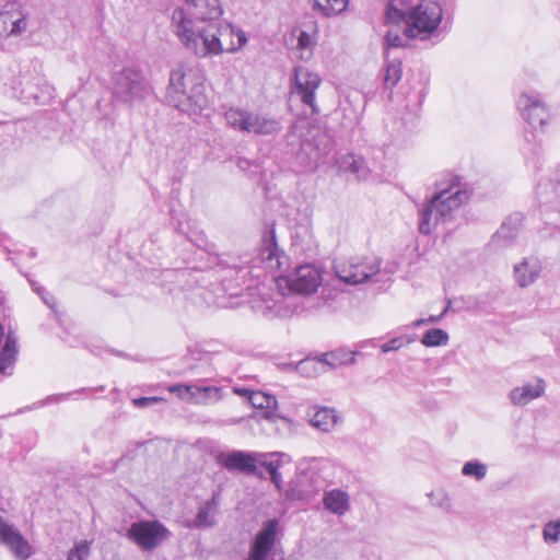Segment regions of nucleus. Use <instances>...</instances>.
Listing matches in <instances>:
<instances>
[{
	"mask_svg": "<svg viewBox=\"0 0 560 560\" xmlns=\"http://www.w3.org/2000/svg\"><path fill=\"white\" fill-rule=\"evenodd\" d=\"M402 74L401 62L394 60L387 63L384 75V85L386 89H393L400 81Z\"/></svg>",
	"mask_w": 560,
	"mask_h": 560,
	"instance_id": "35",
	"label": "nucleus"
},
{
	"mask_svg": "<svg viewBox=\"0 0 560 560\" xmlns=\"http://www.w3.org/2000/svg\"><path fill=\"white\" fill-rule=\"evenodd\" d=\"M285 142L288 152L304 166L316 165L334 149L329 131L306 120L295 121L290 126Z\"/></svg>",
	"mask_w": 560,
	"mask_h": 560,
	"instance_id": "3",
	"label": "nucleus"
},
{
	"mask_svg": "<svg viewBox=\"0 0 560 560\" xmlns=\"http://www.w3.org/2000/svg\"><path fill=\"white\" fill-rule=\"evenodd\" d=\"M544 540L547 544H556L560 538V521L547 523L542 529Z\"/></svg>",
	"mask_w": 560,
	"mask_h": 560,
	"instance_id": "39",
	"label": "nucleus"
},
{
	"mask_svg": "<svg viewBox=\"0 0 560 560\" xmlns=\"http://www.w3.org/2000/svg\"><path fill=\"white\" fill-rule=\"evenodd\" d=\"M224 118L231 128L255 136H276L282 129L280 120L276 117L240 107L229 108L224 114Z\"/></svg>",
	"mask_w": 560,
	"mask_h": 560,
	"instance_id": "6",
	"label": "nucleus"
},
{
	"mask_svg": "<svg viewBox=\"0 0 560 560\" xmlns=\"http://www.w3.org/2000/svg\"><path fill=\"white\" fill-rule=\"evenodd\" d=\"M19 346L15 334L11 330L4 334L0 323V375H12L18 359Z\"/></svg>",
	"mask_w": 560,
	"mask_h": 560,
	"instance_id": "16",
	"label": "nucleus"
},
{
	"mask_svg": "<svg viewBox=\"0 0 560 560\" xmlns=\"http://www.w3.org/2000/svg\"><path fill=\"white\" fill-rule=\"evenodd\" d=\"M523 217L521 213L511 214L504 222H502L499 230L493 234L490 246L494 249H500L510 246L518 235L521 230Z\"/></svg>",
	"mask_w": 560,
	"mask_h": 560,
	"instance_id": "19",
	"label": "nucleus"
},
{
	"mask_svg": "<svg viewBox=\"0 0 560 560\" xmlns=\"http://www.w3.org/2000/svg\"><path fill=\"white\" fill-rule=\"evenodd\" d=\"M258 458V465L264 467L269 474V476H271L272 469L279 470V463H276L275 460H268V454L260 453Z\"/></svg>",
	"mask_w": 560,
	"mask_h": 560,
	"instance_id": "42",
	"label": "nucleus"
},
{
	"mask_svg": "<svg viewBox=\"0 0 560 560\" xmlns=\"http://www.w3.org/2000/svg\"><path fill=\"white\" fill-rule=\"evenodd\" d=\"M91 555V542L81 540L74 544L69 550L67 560H89Z\"/></svg>",
	"mask_w": 560,
	"mask_h": 560,
	"instance_id": "36",
	"label": "nucleus"
},
{
	"mask_svg": "<svg viewBox=\"0 0 560 560\" xmlns=\"http://www.w3.org/2000/svg\"><path fill=\"white\" fill-rule=\"evenodd\" d=\"M272 456H277L278 459L276 460V463H279V465L281 463H289L291 462V457L284 453H276V454H272Z\"/></svg>",
	"mask_w": 560,
	"mask_h": 560,
	"instance_id": "49",
	"label": "nucleus"
},
{
	"mask_svg": "<svg viewBox=\"0 0 560 560\" xmlns=\"http://www.w3.org/2000/svg\"><path fill=\"white\" fill-rule=\"evenodd\" d=\"M171 25L186 49L198 58L235 52L247 43L246 34L225 21L199 25L183 8L172 12Z\"/></svg>",
	"mask_w": 560,
	"mask_h": 560,
	"instance_id": "1",
	"label": "nucleus"
},
{
	"mask_svg": "<svg viewBox=\"0 0 560 560\" xmlns=\"http://www.w3.org/2000/svg\"><path fill=\"white\" fill-rule=\"evenodd\" d=\"M539 150L535 149L534 154H538Z\"/></svg>",
	"mask_w": 560,
	"mask_h": 560,
	"instance_id": "53",
	"label": "nucleus"
},
{
	"mask_svg": "<svg viewBox=\"0 0 560 560\" xmlns=\"http://www.w3.org/2000/svg\"><path fill=\"white\" fill-rule=\"evenodd\" d=\"M382 260L377 257H351L334 264L338 279L350 285L370 281L381 270Z\"/></svg>",
	"mask_w": 560,
	"mask_h": 560,
	"instance_id": "8",
	"label": "nucleus"
},
{
	"mask_svg": "<svg viewBox=\"0 0 560 560\" xmlns=\"http://www.w3.org/2000/svg\"><path fill=\"white\" fill-rule=\"evenodd\" d=\"M399 0H392L386 8L385 23L398 26L405 24V35L408 37H429L440 25L443 10L435 0H421L417 5L399 8Z\"/></svg>",
	"mask_w": 560,
	"mask_h": 560,
	"instance_id": "4",
	"label": "nucleus"
},
{
	"mask_svg": "<svg viewBox=\"0 0 560 560\" xmlns=\"http://www.w3.org/2000/svg\"><path fill=\"white\" fill-rule=\"evenodd\" d=\"M258 259L270 270H281L287 262V256L279 249L273 230H269L264 234Z\"/></svg>",
	"mask_w": 560,
	"mask_h": 560,
	"instance_id": "15",
	"label": "nucleus"
},
{
	"mask_svg": "<svg viewBox=\"0 0 560 560\" xmlns=\"http://www.w3.org/2000/svg\"><path fill=\"white\" fill-rule=\"evenodd\" d=\"M0 541L5 545L16 558L25 560L31 556V548L22 534L0 517Z\"/></svg>",
	"mask_w": 560,
	"mask_h": 560,
	"instance_id": "17",
	"label": "nucleus"
},
{
	"mask_svg": "<svg viewBox=\"0 0 560 560\" xmlns=\"http://www.w3.org/2000/svg\"><path fill=\"white\" fill-rule=\"evenodd\" d=\"M278 529L279 521L277 518L268 520L262 524V527L256 534L252 542L271 551L277 540Z\"/></svg>",
	"mask_w": 560,
	"mask_h": 560,
	"instance_id": "30",
	"label": "nucleus"
},
{
	"mask_svg": "<svg viewBox=\"0 0 560 560\" xmlns=\"http://www.w3.org/2000/svg\"><path fill=\"white\" fill-rule=\"evenodd\" d=\"M323 504L326 510L337 515H345L350 510V497L340 489H331L324 492Z\"/></svg>",
	"mask_w": 560,
	"mask_h": 560,
	"instance_id": "24",
	"label": "nucleus"
},
{
	"mask_svg": "<svg viewBox=\"0 0 560 560\" xmlns=\"http://www.w3.org/2000/svg\"><path fill=\"white\" fill-rule=\"evenodd\" d=\"M311 424L323 432L330 431L336 424L335 411L327 407L318 408L311 418Z\"/></svg>",
	"mask_w": 560,
	"mask_h": 560,
	"instance_id": "32",
	"label": "nucleus"
},
{
	"mask_svg": "<svg viewBox=\"0 0 560 560\" xmlns=\"http://www.w3.org/2000/svg\"><path fill=\"white\" fill-rule=\"evenodd\" d=\"M337 165L340 173H351L355 175L358 179H365L370 174L365 160L353 153L341 155L337 160Z\"/></svg>",
	"mask_w": 560,
	"mask_h": 560,
	"instance_id": "23",
	"label": "nucleus"
},
{
	"mask_svg": "<svg viewBox=\"0 0 560 560\" xmlns=\"http://www.w3.org/2000/svg\"><path fill=\"white\" fill-rule=\"evenodd\" d=\"M450 305H451V301L447 302V306L444 308V311L439 316L431 315L430 317H428L427 318L428 323H438L447 313Z\"/></svg>",
	"mask_w": 560,
	"mask_h": 560,
	"instance_id": "47",
	"label": "nucleus"
},
{
	"mask_svg": "<svg viewBox=\"0 0 560 560\" xmlns=\"http://www.w3.org/2000/svg\"><path fill=\"white\" fill-rule=\"evenodd\" d=\"M270 552V550L252 542L248 558L246 560H268Z\"/></svg>",
	"mask_w": 560,
	"mask_h": 560,
	"instance_id": "40",
	"label": "nucleus"
},
{
	"mask_svg": "<svg viewBox=\"0 0 560 560\" xmlns=\"http://www.w3.org/2000/svg\"><path fill=\"white\" fill-rule=\"evenodd\" d=\"M218 265L222 266L223 268L234 270L237 279L244 280L248 275L249 270L247 269V265L252 262V258L249 255H240L237 257H234L232 255L223 254L220 256H217Z\"/></svg>",
	"mask_w": 560,
	"mask_h": 560,
	"instance_id": "28",
	"label": "nucleus"
},
{
	"mask_svg": "<svg viewBox=\"0 0 560 560\" xmlns=\"http://www.w3.org/2000/svg\"><path fill=\"white\" fill-rule=\"evenodd\" d=\"M320 281V273L312 265H303L298 267L295 271L287 279V282L292 291L304 295L316 292Z\"/></svg>",
	"mask_w": 560,
	"mask_h": 560,
	"instance_id": "13",
	"label": "nucleus"
},
{
	"mask_svg": "<svg viewBox=\"0 0 560 560\" xmlns=\"http://www.w3.org/2000/svg\"><path fill=\"white\" fill-rule=\"evenodd\" d=\"M30 12L23 4L12 2L0 12V35L21 36L28 27Z\"/></svg>",
	"mask_w": 560,
	"mask_h": 560,
	"instance_id": "11",
	"label": "nucleus"
},
{
	"mask_svg": "<svg viewBox=\"0 0 560 560\" xmlns=\"http://www.w3.org/2000/svg\"><path fill=\"white\" fill-rule=\"evenodd\" d=\"M320 83L322 78L306 67L299 66L294 68L291 94L293 97H298L305 106L310 107L312 114L319 112L315 102V93Z\"/></svg>",
	"mask_w": 560,
	"mask_h": 560,
	"instance_id": "10",
	"label": "nucleus"
},
{
	"mask_svg": "<svg viewBox=\"0 0 560 560\" xmlns=\"http://www.w3.org/2000/svg\"><path fill=\"white\" fill-rule=\"evenodd\" d=\"M163 399L160 397H139L133 399V405L139 408L147 407L152 404H156L162 401Z\"/></svg>",
	"mask_w": 560,
	"mask_h": 560,
	"instance_id": "44",
	"label": "nucleus"
},
{
	"mask_svg": "<svg viewBox=\"0 0 560 560\" xmlns=\"http://www.w3.org/2000/svg\"><path fill=\"white\" fill-rule=\"evenodd\" d=\"M517 107L532 127H544L547 122L548 109L538 95L522 94L517 101Z\"/></svg>",
	"mask_w": 560,
	"mask_h": 560,
	"instance_id": "14",
	"label": "nucleus"
},
{
	"mask_svg": "<svg viewBox=\"0 0 560 560\" xmlns=\"http://www.w3.org/2000/svg\"><path fill=\"white\" fill-rule=\"evenodd\" d=\"M220 506V492H213L212 497L203 502L199 508L194 520L187 526L191 528H210L217 525V516Z\"/></svg>",
	"mask_w": 560,
	"mask_h": 560,
	"instance_id": "20",
	"label": "nucleus"
},
{
	"mask_svg": "<svg viewBox=\"0 0 560 560\" xmlns=\"http://www.w3.org/2000/svg\"><path fill=\"white\" fill-rule=\"evenodd\" d=\"M290 366L293 368L292 364ZM294 370L304 377H316L326 372L325 365L320 360V354L316 357H307L299 361L294 365Z\"/></svg>",
	"mask_w": 560,
	"mask_h": 560,
	"instance_id": "31",
	"label": "nucleus"
},
{
	"mask_svg": "<svg viewBox=\"0 0 560 560\" xmlns=\"http://www.w3.org/2000/svg\"><path fill=\"white\" fill-rule=\"evenodd\" d=\"M171 532L160 521H138L130 525L126 537L142 551H153L167 540Z\"/></svg>",
	"mask_w": 560,
	"mask_h": 560,
	"instance_id": "9",
	"label": "nucleus"
},
{
	"mask_svg": "<svg viewBox=\"0 0 560 560\" xmlns=\"http://www.w3.org/2000/svg\"><path fill=\"white\" fill-rule=\"evenodd\" d=\"M65 396L63 395H59L57 396V399H60V398H63Z\"/></svg>",
	"mask_w": 560,
	"mask_h": 560,
	"instance_id": "54",
	"label": "nucleus"
},
{
	"mask_svg": "<svg viewBox=\"0 0 560 560\" xmlns=\"http://www.w3.org/2000/svg\"><path fill=\"white\" fill-rule=\"evenodd\" d=\"M540 271L541 266L537 258H525L514 267V278L520 287L526 288L537 280Z\"/></svg>",
	"mask_w": 560,
	"mask_h": 560,
	"instance_id": "22",
	"label": "nucleus"
},
{
	"mask_svg": "<svg viewBox=\"0 0 560 560\" xmlns=\"http://www.w3.org/2000/svg\"><path fill=\"white\" fill-rule=\"evenodd\" d=\"M166 97L182 113L189 116L201 114L209 103L201 71L184 65L173 69Z\"/></svg>",
	"mask_w": 560,
	"mask_h": 560,
	"instance_id": "2",
	"label": "nucleus"
},
{
	"mask_svg": "<svg viewBox=\"0 0 560 560\" xmlns=\"http://www.w3.org/2000/svg\"><path fill=\"white\" fill-rule=\"evenodd\" d=\"M151 93V86L142 72L127 67L113 74V94L125 104L142 102Z\"/></svg>",
	"mask_w": 560,
	"mask_h": 560,
	"instance_id": "7",
	"label": "nucleus"
},
{
	"mask_svg": "<svg viewBox=\"0 0 560 560\" xmlns=\"http://www.w3.org/2000/svg\"><path fill=\"white\" fill-rule=\"evenodd\" d=\"M37 292L42 295V299L44 300V302L49 305L50 307H52V304H50L48 298H46L44 295V293L48 294L44 289H40V290H37Z\"/></svg>",
	"mask_w": 560,
	"mask_h": 560,
	"instance_id": "50",
	"label": "nucleus"
},
{
	"mask_svg": "<svg viewBox=\"0 0 560 560\" xmlns=\"http://www.w3.org/2000/svg\"><path fill=\"white\" fill-rule=\"evenodd\" d=\"M5 301V295L2 291H0V305L3 304Z\"/></svg>",
	"mask_w": 560,
	"mask_h": 560,
	"instance_id": "52",
	"label": "nucleus"
},
{
	"mask_svg": "<svg viewBox=\"0 0 560 560\" xmlns=\"http://www.w3.org/2000/svg\"><path fill=\"white\" fill-rule=\"evenodd\" d=\"M357 354V351L339 347L332 351L320 353V360L327 371L328 369H336L341 365H352L355 362Z\"/></svg>",
	"mask_w": 560,
	"mask_h": 560,
	"instance_id": "25",
	"label": "nucleus"
},
{
	"mask_svg": "<svg viewBox=\"0 0 560 560\" xmlns=\"http://www.w3.org/2000/svg\"><path fill=\"white\" fill-rule=\"evenodd\" d=\"M408 36L405 35V28L402 35L399 34L398 30L389 28L385 35V46L387 48H398L406 45Z\"/></svg>",
	"mask_w": 560,
	"mask_h": 560,
	"instance_id": "38",
	"label": "nucleus"
},
{
	"mask_svg": "<svg viewBox=\"0 0 560 560\" xmlns=\"http://www.w3.org/2000/svg\"><path fill=\"white\" fill-rule=\"evenodd\" d=\"M236 165L241 171H247L253 165V163L248 159L238 158Z\"/></svg>",
	"mask_w": 560,
	"mask_h": 560,
	"instance_id": "45",
	"label": "nucleus"
},
{
	"mask_svg": "<svg viewBox=\"0 0 560 560\" xmlns=\"http://www.w3.org/2000/svg\"><path fill=\"white\" fill-rule=\"evenodd\" d=\"M194 7L196 20L202 25L220 22L223 9L220 0H185Z\"/></svg>",
	"mask_w": 560,
	"mask_h": 560,
	"instance_id": "21",
	"label": "nucleus"
},
{
	"mask_svg": "<svg viewBox=\"0 0 560 560\" xmlns=\"http://www.w3.org/2000/svg\"><path fill=\"white\" fill-rule=\"evenodd\" d=\"M545 392V382L539 380L537 385L526 384L515 387L510 393L511 401L516 406H525L530 400L540 397Z\"/></svg>",
	"mask_w": 560,
	"mask_h": 560,
	"instance_id": "26",
	"label": "nucleus"
},
{
	"mask_svg": "<svg viewBox=\"0 0 560 560\" xmlns=\"http://www.w3.org/2000/svg\"><path fill=\"white\" fill-rule=\"evenodd\" d=\"M462 472L464 476L475 477L477 480H481L486 477L487 466L478 460H470L465 463Z\"/></svg>",
	"mask_w": 560,
	"mask_h": 560,
	"instance_id": "37",
	"label": "nucleus"
},
{
	"mask_svg": "<svg viewBox=\"0 0 560 560\" xmlns=\"http://www.w3.org/2000/svg\"><path fill=\"white\" fill-rule=\"evenodd\" d=\"M470 191L466 185L453 184L436 192L420 210L418 230L423 235L433 232L441 221L451 218L452 212L467 202Z\"/></svg>",
	"mask_w": 560,
	"mask_h": 560,
	"instance_id": "5",
	"label": "nucleus"
},
{
	"mask_svg": "<svg viewBox=\"0 0 560 560\" xmlns=\"http://www.w3.org/2000/svg\"><path fill=\"white\" fill-rule=\"evenodd\" d=\"M424 324H428L427 318H425V319H417V320L413 323V326H415V327H418V326H421V325H424Z\"/></svg>",
	"mask_w": 560,
	"mask_h": 560,
	"instance_id": "51",
	"label": "nucleus"
},
{
	"mask_svg": "<svg viewBox=\"0 0 560 560\" xmlns=\"http://www.w3.org/2000/svg\"><path fill=\"white\" fill-rule=\"evenodd\" d=\"M285 497L289 500L306 501L313 497V491L302 485L300 478L292 481L285 491Z\"/></svg>",
	"mask_w": 560,
	"mask_h": 560,
	"instance_id": "34",
	"label": "nucleus"
},
{
	"mask_svg": "<svg viewBox=\"0 0 560 560\" xmlns=\"http://www.w3.org/2000/svg\"><path fill=\"white\" fill-rule=\"evenodd\" d=\"M271 481L275 483V486L280 489L281 487V474L277 469H272V474L270 476Z\"/></svg>",
	"mask_w": 560,
	"mask_h": 560,
	"instance_id": "46",
	"label": "nucleus"
},
{
	"mask_svg": "<svg viewBox=\"0 0 560 560\" xmlns=\"http://www.w3.org/2000/svg\"><path fill=\"white\" fill-rule=\"evenodd\" d=\"M312 10L324 18H331L346 11L349 0H307Z\"/></svg>",
	"mask_w": 560,
	"mask_h": 560,
	"instance_id": "29",
	"label": "nucleus"
},
{
	"mask_svg": "<svg viewBox=\"0 0 560 560\" xmlns=\"http://www.w3.org/2000/svg\"><path fill=\"white\" fill-rule=\"evenodd\" d=\"M402 345H404L402 338L396 337V338H393L389 341L385 342L384 345H382L381 350L383 353H387L390 351L398 350L399 348L402 347Z\"/></svg>",
	"mask_w": 560,
	"mask_h": 560,
	"instance_id": "43",
	"label": "nucleus"
},
{
	"mask_svg": "<svg viewBox=\"0 0 560 560\" xmlns=\"http://www.w3.org/2000/svg\"><path fill=\"white\" fill-rule=\"evenodd\" d=\"M259 454L243 451H232L228 453L223 465L229 470H238L246 475L262 477V471L258 470Z\"/></svg>",
	"mask_w": 560,
	"mask_h": 560,
	"instance_id": "18",
	"label": "nucleus"
},
{
	"mask_svg": "<svg viewBox=\"0 0 560 560\" xmlns=\"http://www.w3.org/2000/svg\"><path fill=\"white\" fill-rule=\"evenodd\" d=\"M248 402L256 409L265 410L262 412V418L267 420L275 421L276 418H280L287 421V418L278 417L272 411V409H275L278 404L277 398L273 395H269L260 390H254V393L249 396Z\"/></svg>",
	"mask_w": 560,
	"mask_h": 560,
	"instance_id": "27",
	"label": "nucleus"
},
{
	"mask_svg": "<svg viewBox=\"0 0 560 560\" xmlns=\"http://www.w3.org/2000/svg\"><path fill=\"white\" fill-rule=\"evenodd\" d=\"M315 45L313 36L307 32L301 31L298 37V47L301 49H310Z\"/></svg>",
	"mask_w": 560,
	"mask_h": 560,
	"instance_id": "41",
	"label": "nucleus"
},
{
	"mask_svg": "<svg viewBox=\"0 0 560 560\" xmlns=\"http://www.w3.org/2000/svg\"><path fill=\"white\" fill-rule=\"evenodd\" d=\"M234 392L240 396L246 397L248 401H249V396L254 393V390L248 389V388H234Z\"/></svg>",
	"mask_w": 560,
	"mask_h": 560,
	"instance_id": "48",
	"label": "nucleus"
},
{
	"mask_svg": "<svg viewBox=\"0 0 560 560\" xmlns=\"http://www.w3.org/2000/svg\"><path fill=\"white\" fill-rule=\"evenodd\" d=\"M168 392L176 394L180 399L195 404H209L221 399V388L217 386H198L192 384H174Z\"/></svg>",
	"mask_w": 560,
	"mask_h": 560,
	"instance_id": "12",
	"label": "nucleus"
},
{
	"mask_svg": "<svg viewBox=\"0 0 560 560\" xmlns=\"http://www.w3.org/2000/svg\"><path fill=\"white\" fill-rule=\"evenodd\" d=\"M447 342L448 335L441 328L428 329L421 338V343L425 347L445 346Z\"/></svg>",
	"mask_w": 560,
	"mask_h": 560,
	"instance_id": "33",
	"label": "nucleus"
}]
</instances>
